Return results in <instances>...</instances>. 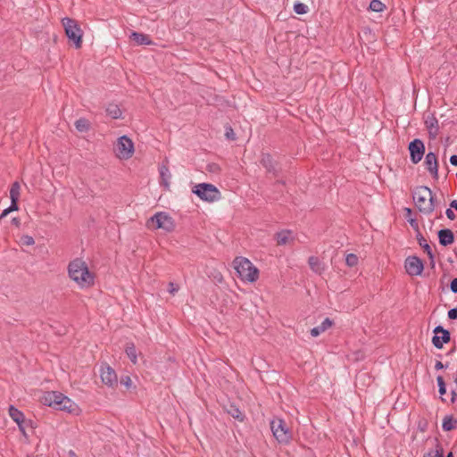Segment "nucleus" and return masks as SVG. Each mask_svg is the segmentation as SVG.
Wrapping results in <instances>:
<instances>
[{
    "mask_svg": "<svg viewBox=\"0 0 457 457\" xmlns=\"http://www.w3.org/2000/svg\"><path fill=\"white\" fill-rule=\"evenodd\" d=\"M70 278L81 289H87L94 286L96 275L88 269L87 264L81 259H75L68 267Z\"/></svg>",
    "mask_w": 457,
    "mask_h": 457,
    "instance_id": "1",
    "label": "nucleus"
},
{
    "mask_svg": "<svg viewBox=\"0 0 457 457\" xmlns=\"http://www.w3.org/2000/svg\"><path fill=\"white\" fill-rule=\"evenodd\" d=\"M413 200L421 212L431 213L436 206L432 191L427 187H417L413 192Z\"/></svg>",
    "mask_w": 457,
    "mask_h": 457,
    "instance_id": "2",
    "label": "nucleus"
},
{
    "mask_svg": "<svg viewBox=\"0 0 457 457\" xmlns=\"http://www.w3.org/2000/svg\"><path fill=\"white\" fill-rule=\"evenodd\" d=\"M146 227L152 230L162 229L170 233L175 229L176 223L168 212H158L146 221Z\"/></svg>",
    "mask_w": 457,
    "mask_h": 457,
    "instance_id": "3",
    "label": "nucleus"
},
{
    "mask_svg": "<svg viewBox=\"0 0 457 457\" xmlns=\"http://www.w3.org/2000/svg\"><path fill=\"white\" fill-rule=\"evenodd\" d=\"M234 268L242 280L254 282L258 278L257 268L246 258L237 257L234 260Z\"/></svg>",
    "mask_w": 457,
    "mask_h": 457,
    "instance_id": "4",
    "label": "nucleus"
},
{
    "mask_svg": "<svg viewBox=\"0 0 457 457\" xmlns=\"http://www.w3.org/2000/svg\"><path fill=\"white\" fill-rule=\"evenodd\" d=\"M192 192L202 201L208 203L217 202L221 198L220 190L210 183H199L194 187Z\"/></svg>",
    "mask_w": 457,
    "mask_h": 457,
    "instance_id": "5",
    "label": "nucleus"
},
{
    "mask_svg": "<svg viewBox=\"0 0 457 457\" xmlns=\"http://www.w3.org/2000/svg\"><path fill=\"white\" fill-rule=\"evenodd\" d=\"M135 152L133 141L127 136L120 137L113 145V153L119 160H129Z\"/></svg>",
    "mask_w": 457,
    "mask_h": 457,
    "instance_id": "6",
    "label": "nucleus"
},
{
    "mask_svg": "<svg viewBox=\"0 0 457 457\" xmlns=\"http://www.w3.org/2000/svg\"><path fill=\"white\" fill-rule=\"evenodd\" d=\"M270 428L276 440L279 444L287 445L292 439V432L281 419H274L270 422Z\"/></svg>",
    "mask_w": 457,
    "mask_h": 457,
    "instance_id": "7",
    "label": "nucleus"
},
{
    "mask_svg": "<svg viewBox=\"0 0 457 457\" xmlns=\"http://www.w3.org/2000/svg\"><path fill=\"white\" fill-rule=\"evenodd\" d=\"M62 25L66 36L74 43L77 48H79L81 46L82 32L77 22L70 18H64L62 19Z\"/></svg>",
    "mask_w": 457,
    "mask_h": 457,
    "instance_id": "8",
    "label": "nucleus"
},
{
    "mask_svg": "<svg viewBox=\"0 0 457 457\" xmlns=\"http://www.w3.org/2000/svg\"><path fill=\"white\" fill-rule=\"evenodd\" d=\"M64 397L65 395L62 393L50 391L44 394L41 402L45 405L52 407L55 410H59V407L62 405Z\"/></svg>",
    "mask_w": 457,
    "mask_h": 457,
    "instance_id": "9",
    "label": "nucleus"
},
{
    "mask_svg": "<svg viewBox=\"0 0 457 457\" xmlns=\"http://www.w3.org/2000/svg\"><path fill=\"white\" fill-rule=\"evenodd\" d=\"M409 151L411 162L415 164L420 162L425 153L424 143L420 139H414L409 144Z\"/></svg>",
    "mask_w": 457,
    "mask_h": 457,
    "instance_id": "10",
    "label": "nucleus"
},
{
    "mask_svg": "<svg viewBox=\"0 0 457 457\" xmlns=\"http://www.w3.org/2000/svg\"><path fill=\"white\" fill-rule=\"evenodd\" d=\"M406 272L411 276H419L422 273L424 266L422 261L416 256H410L405 260Z\"/></svg>",
    "mask_w": 457,
    "mask_h": 457,
    "instance_id": "11",
    "label": "nucleus"
},
{
    "mask_svg": "<svg viewBox=\"0 0 457 457\" xmlns=\"http://www.w3.org/2000/svg\"><path fill=\"white\" fill-rule=\"evenodd\" d=\"M434 332L435 336L432 338V343L435 347L440 349L443 347L444 344L450 340V334L447 330L444 329L440 326L436 327Z\"/></svg>",
    "mask_w": 457,
    "mask_h": 457,
    "instance_id": "12",
    "label": "nucleus"
},
{
    "mask_svg": "<svg viewBox=\"0 0 457 457\" xmlns=\"http://www.w3.org/2000/svg\"><path fill=\"white\" fill-rule=\"evenodd\" d=\"M101 379L103 383L109 386H113L117 384V375L114 370L110 366H105L101 369Z\"/></svg>",
    "mask_w": 457,
    "mask_h": 457,
    "instance_id": "13",
    "label": "nucleus"
},
{
    "mask_svg": "<svg viewBox=\"0 0 457 457\" xmlns=\"http://www.w3.org/2000/svg\"><path fill=\"white\" fill-rule=\"evenodd\" d=\"M425 165L427 170L435 177L436 178L438 175V163H437V158L436 155L429 152L427 154L425 157Z\"/></svg>",
    "mask_w": 457,
    "mask_h": 457,
    "instance_id": "14",
    "label": "nucleus"
},
{
    "mask_svg": "<svg viewBox=\"0 0 457 457\" xmlns=\"http://www.w3.org/2000/svg\"><path fill=\"white\" fill-rule=\"evenodd\" d=\"M59 411H63L72 415H79L80 413L79 405L66 395L62 405L59 407Z\"/></svg>",
    "mask_w": 457,
    "mask_h": 457,
    "instance_id": "15",
    "label": "nucleus"
},
{
    "mask_svg": "<svg viewBox=\"0 0 457 457\" xmlns=\"http://www.w3.org/2000/svg\"><path fill=\"white\" fill-rule=\"evenodd\" d=\"M9 415L12 419V420L17 423V425L19 426L20 430L23 434H25V428H24V425H23V423H24V415H23V413L21 411H19L18 409H16L15 407L10 406V408H9Z\"/></svg>",
    "mask_w": 457,
    "mask_h": 457,
    "instance_id": "16",
    "label": "nucleus"
},
{
    "mask_svg": "<svg viewBox=\"0 0 457 457\" xmlns=\"http://www.w3.org/2000/svg\"><path fill=\"white\" fill-rule=\"evenodd\" d=\"M438 238L440 244L444 246L453 244L454 240L453 233L448 228L439 230Z\"/></svg>",
    "mask_w": 457,
    "mask_h": 457,
    "instance_id": "17",
    "label": "nucleus"
},
{
    "mask_svg": "<svg viewBox=\"0 0 457 457\" xmlns=\"http://www.w3.org/2000/svg\"><path fill=\"white\" fill-rule=\"evenodd\" d=\"M161 185L163 186L166 189L170 187V180L171 178V174L169 170V168L165 164H162L159 168Z\"/></svg>",
    "mask_w": 457,
    "mask_h": 457,
    "instance_id": "18",
    "label": "nucleus"
},
{
    "mask_svg": "<svg viewBox=\"0 0 457 457\" xmlns=\"http://www.w3.org/2000/svg\"><path fill=\"white\" fill-rule=\"evenodd\" d=\"M294 241L293 232L290 230H282L277 234L278 245H284L291 244Z\"/></svg>",
    "mask_w": 457,
    "mask_h": 457,
    "instance_id": "19",
    "label": "nucleus"
},
{
    "mask_svg": "<svg viewBox=\"0 0 457 457\" xmlns=\"http://www.w3.org/2000/svg\"><path fill=\"white\" fill-rule=\"evenodd\" d=\"M333 322L330 319L326 318L320 326H317L311 329V335L313 337L320 336L332 326Z\"/></svg>",
    "mask_w": 457,
    "mask_h": 457,
    "instance_id": "20",
    "label": "nucleus"
},
{
    "mask_svg": "<svg viewBox=\"0 0 457 457\" xmlns=\"http://www.w3.org/2000/svg\"><path fill=\"white\" fill-rule=\"evenodd\" d=\"M21 196V185L18 181H15L12 183L11 188H10V199L11 204L14 205H18V201Z\"/></svg>",
    "mask_w": 457,
    "mask_h": 457,
    "instance_id": "21",
    "label": "nucleus"
},
{
    "mask_svg": "<svg viewBox=\"0 0 457 457\" xmlns=\"http://www.w3.org/2000/svg\"><path fill=\"white\" fill-rule=\"evenodd\" d=\"M130 38L135 41V43L138 46L142 45H150L151 40L147 35L138 33V32H132L130 35Z\"/></svg>",
    "mask_w": 457,
    "mask_h": 457,
    "instance_id": "22",
    "label": "nucleus"
},
{
    "mask_svg": "<svg viewBox=\"0 0 457 457\" xmlns=\"http://www.w3.org/2000/svg\"><path fill=\"white\" fill-rule=\"evenodd\" d=\"M107 114L112 119H119L121 117L122 112L117 104H111L106 108Z\"/></svg>",
    "mask_w": 457,
    "mask_h": 457,
    "instance_id": "23",
    "label": "nucleus"
},
{
    "mask_svg": "<svg viewBox=\"0 0 457 457\" xmlns=\"http://www.w3.org/2000/svg\"><path fill=\"white\" fill-rule=\"evenodd\" d=\"M125 352L131 362L136 364L137 362V352L134 344H128Z\"/></svg>",
    "mask_w": 457,
    "mask_h": 457,
    "instance_id": "24",
    "label": "nucleus"
},
{
    "mask_svg": "<svg viewBox=\"0 0 457 457\" xmlns=\"http://www.w3.org/2000/svg\"><path fill=\"white\" fill-rule=\"evenodd\" d=\"M75 128L79 132H87L90 128V123L87 119L81 118L75 121Z\"/></svg>",
    "mask_w": 457,
    "mask_h": 457,
    "instance_id": "25",
    "label": "nucleus"
},
{
    "mask_svg": "<svg viewBox=\"0 0 457 457\" xmlns=\"http://www.w3.org/2000/svg\"><path fill=\"white\" fill-rule=\"evenodd\" d=\"M309 265L311 269L316 273H321L323 267L321 262L317 257L312 256L309 258Z\"/></svg>",
    "mask_w": 457,
    "mask_h": 457,
    "instance_id": "26",
    "label": "nucleus"
},
{
    "mask_svg": "<svg viewBox=\"0 0 457 457\" xmlns=\"http://www.w3.org/2000/svg\"><path fill=\"white\" fill-rule=\"evenodd\" d=\"M456 421L451 417H445L443 420L442 428L445 431H450L455 428Z\"/></svg>",
    "mask_w": 457,
    "mask_h": 457,
    "instance_id": "27",
    "label": "nucleus"
},
{
    "mask_svg": "<svg viewBox=\"0 0 457 457\" xmlns=\"http://www.w3.org/2000/svg\"><path fill=\"white\" fill-rule=\"evenodd\" d=\"M385 7V4L379 0H372L370 4V9L376 12H383Z\"/></svg>",
    "mask_w": 457,
    "mask_h": 457,
    "instance_id": "28",
    "label": "nucleus"
},
{
    "mask_svg": "<svg viewBox=\"0 0 457 457\" xmlns=\"http://www.w3.org/2000/svg\"><path fill=\"white\" fill-rule=\"evenodd\" d=\"M228 412L235 419L238 420H244V414L241 412V411L237 408L236 406L234 405H231L229 407V409L228 410Z\"/></svg>",
    "mask_w": 457,
    "mask_h": 457,
    "instance_id": "29",
    "label": "nucleus"
},
{
    "mask_svg": "<svg viewBox=\"0 0 457 457\" xmlns=\"http://www.w3.org/2000/svg\"><path fill=\"white\" fill-rule=\"evenodd\" d=\"M262 163L269 171H271L273 170L272 159L269 154H265L262 156Z\"/></svg>",
    "mask_w": 457,
    "mask_h": 457,
    "instance_id": "30",
    "label": "nucleus"
},
{
    "mask_svg": "<svg viewBox=\"0 0 457 457\" xmlns=\"http://www.w3.org/2000/svg\"><path fill=\"white\" fill-rule=\"evenodd\" d=\"M294 11L297 14H305L308 12V6L303 3H295L294 4Z\"/></svg>",
    "mask_w": 457,
    "mask_h": 457,
    "instance_id": "31",
    "label": "nucleus"
},
{
    "mask_svg": "<svg viewBox=\"0 0 457 457\" xmlns=\"http://www.w3.org/2000/svg\"><path fill=\"white\" fill-rule=\"evenodd\" d=\"M345 262L347 266L353 267L358 263V257L353 253H349L346 255Z\"/></svg>",
    "mask_w": 457,
    "mask_h": 457,
    "instance_id": "32",
    "label": "nucleus"
},
{
    "mask_svg": "<svg viewBox=\"0 0 457 457\" xmlns=\"http://www.w3.org/2000/svg\"><path fill=\"white\" fill-rule=\"evenodd\" d=\"M424 457H444L443 449L440 446H436L434 451L428 452Z\"/></svg>",
    "mask_w": 457,
    "mask_h": 457,
    "instance_id": "33",
    "label": "nucleus"
},
{
    "mask_svg": "<svg viewBox=\"0 0 457 457\" xmlns=\"http://www.w3.org/2000/svg\"><path fill=\"white\" fill-rule=\"evenodd\" d=\"M20 241L22 245H32L35 244L34 238L29 235L22 236Z\"/></svg>",
    "mask_w": 457,
    "mask_h": 457,
    "instance_id": "34",
    "label": "nucleus"
},
{
    "mask_svg": "<svg viewBox=\"0 0 457 457\" xmlns=\"http://www.w3.org/2000/svg\"><path fill=\"white\" fill-rule=\"evenodd\" d=\"M437 385L439 387V394L444 395L446 393L445 384L444 378L441 376L436 378Z\"/></svg>",
    "mask_w": 457,
    "mask_h": 457,
    "instance_id": "35",
    "label": "nucleus"
},
{
    "mask_svg": "<svg viewBox=\"0 0 457 457\" xmlns=\"http://www.w3.org/2000/svg\"><path fill=\"white\" fill-rule=\"evenodd\" d=\"M18 210H19L18 205H14V207H13V204H11V205H10L8 208L4 209V210L2 212V213H1V215H0V219H4V217H6L10 212H14V211H18Z\"/></svg>",
    "mask_w": 457,
    "mask_h": 457,
    "instance_id": "36",
    "label": "nucleus"
},
{
    "mask_svg": "<svg viewBox=\"0 0 457 457\" xmlns=\"http://www.w3.org/2000/svg\"><path fill=\"white\" fill-rule=\"evenodd\" d=\"M420 241V245L425 249V251L428 253V254L432 258L433 254H432V251H431V248L430 246L426 243V240L421 238L419 240Z\"/></svg>",
    "mask_w": 457,
    "mask_h": 457,
    "instance_id": "37",
    "label": "nucleus"
},
{
    "mask_svg": "<svg viewBox=\"0 0 457 457\" xmlns=\"http://www.w3.org/2000/svg\"><path fill=\"white\" fill-rule=\"evenodd\" d=\"M120 384L127 388H130L132 386V380L129 376H125L120 378Z\"/></svg>",
    "mask_w": 457,
    "mask_h": 457,
    "instance_id": "38",
    "label": "nucleus"
},
{
    "mask_svg": "<svg viewBox=\"0 0 457 457\" xmlns=\"http://www.w3.org/2000/svg\"><path fill=\"white\" fill-rule=\"evenodd\" d=\"M179 287L177 284H175L173 282L169 283V292L171 295H175L179 291Z\"/></svg>",
    "mask_w": 457,
    "mask_h": 457,
    "instance_id": "39",
    "label": "nucleus"
},
{
    "mask_svg": "<svg viewBox=\"0 0 457 457\" xmlns=\"http://www.w3.org/2000/svg\"><path fill=\"white\" fill-rule=\"evenodd\" d=\"M226 137L228 139H231V140H234L235 139V133L233 131V129L231 128H227L226 129Z\"/></svg>",
    "mask_w": 457,
    "mask_h": 457,
    "instance_id": "40",
    "label": "nucleus"
},
{
    "mask_svg": "<svg viewBox=\"0 0 457 457\" xmlns=\"http://www.w3.org/2000/svg\"><path fill=\"white\" fill-rule=\"evenodd\" d=\"M448 317L451 320H457V308H453L448 312Z\"/></svg>",
    "mask_w": 457,
    "mask_h": 457,
    "instance_id": "41",
    "label": "nucleus"
},
{
    "mask_svg": "<svg viewBox=\"0 0 457 457\" xmlns=\"http://www.w3.org/2000/svg\"><path fill=\"white\" fill-rule=\"evenodd\" d=\"M436 123L437 121L434 118L428 119L426 120V125L428 128H433Z\"/></svg>",
    "mask_w": 457,
    "mask_h": 457,
    "instance_id": "42",
    "label": "nucleus"
},
{
    "mask_svg": "<svg viewBox=\"0 0 457 457\" xmlns=\"http://www.w3.org/2000/svg\"><path fill=\"white\" fill-rule=\"evenodd\" d=\"M445 214H446L447 218L452 220H454V218H455V214L451 208L446 210Z\"/></svg>",
    "mask_w": 457,
    "mask_h": 457,
    "instance_id": "43",
    "label": "nucleus"
},
{
    "mask_svg": "<svg viewBox=\"0 0 457 457\" xmlns=\"http://www.w3.org/2000/svg\"><path fill=\"white\" fill-rule=\"evenodd\" d=\"M451 290L457 293V278H453L451 282Z\"/></svg>",
    "mask_w": 457,
    "mask_h": 457,
    "instance_id": "44",
    "label": "nucleus"
},
{
    "mask_svg": "<svg viewBox=\"0 0 457 457\" xmlns=\"http://www.w3.org/2000/svg\"><path fill=\"white\" fill-rule=\"evenodd\" d=\"M450 162L453 166H457V155H452L450 157Z\"/></svg>",
    "mask_w": 457,
    "mask_h": 457,
    "instance_id": "45",
    "label": "nucleus"
},
{
    "mask_svg": "<svg viewBox=\"0 0 457 457\" xmlns=\"http://www.w3.org/2000/svg\"><path fill=\"white\" fill-rule=\"evenodd\" d=\"M435 368H436V370H441V369H443V368H444V365H443V363H442L441 361H437L436 362Z\"/></svg>",
    "mask_w": 457,
    "mask_h": 457,
    "instance_id": "46",
    "label": "nucleus"
},
{
    "mask_svg": "<svg viewBox=\"0 0 457 457\" xmlns=\"http://www.w3.org/2000/svg\"><path fill=\"white\" fill-rule=\"evenodd\" d=\"M450 206L451 208H454L455 210H457V200L452 201Z\"/></svg>",
    "mask_w": 457,
    "mask_h": 457,
    "instance_id": "47",
    "label": "nucleus"
},
{
    "mask_svg": "<svg viewBox=\"0 0 457 457\" xmlns=\"http://www.w3.org/2000/svg\"><path fill=\"white\" fill-rule=\"evenodd\" d=\"M364 376H366V374H365V373H363V374H360V375L358 376V378H357V380H360V379H361L362 377H364Z\"/></svg>",
    "mask_w": 457,
    "mask_h": 457,
    "instance_id": "48",
    "label": "nucleus"
},
{
    "mask_svg": "<svg viewBox=\"0 0 457 457\" xmlns=\"http://www.w3.org/2000/svg\"><path fill=\"white\" fill-rule=\"evenodd\" d=\"M12 221H13L15 224H18V223H19V220H18L16 218H14V219L12 220Z\"/></svg>",
    "mask_w": 457,
    "mask_h": 457,
    "instance_id": "49",
    "label": "nucleus"
},
{
    "mask_svg": "<svg viewBox=\"0 0 457 457\" xmlns=\"http://www.w3.org/2000/svg\"><path fill=\"white\" fill-rule=\"evenodd\" d=\"M415 223H416V222H415V220H411V224L412 226H413Z\"/></svg>",
    "mask_w": 457,
    "mask_h": 457,
    "instance_id": "50",
    "label": "nucleus"
},
{
    "mask_svg": "<svg viewBox=\"0 0 457 457\" xmlns=\"http://www.w3.org/2000/svg\"><path fill=\"white\" fill-rule=\"evenodd\" d=\"M447 457H453V453H449L447 454Z\"/></svg>",
    "mask_w": 457,
    "mask_h": 457,
    "instance_id": "51",
    "label": "nucleus"
}]
</instances>
